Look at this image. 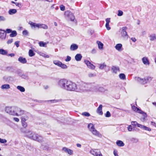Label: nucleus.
I'll use <instances>...</instances> for the list:
<instances>
[{"instance_id": "2f4dec72", "label": "nucleus", "mask_w": 156, "mask_h": 156, "mask_svg": "<svg viewBox=\"0 0 156 156\" xmlns=\"http://www.w3.org/2000/svg\"><path fill=\"white\" fill-rule=\"evenodd\" d=\"M17 88L21 92H24L25 91V88L22 86H18L17 87Z\"/></svg>"}, {"instance_id": "f257e3e1", "label": "nucleus", "mask_w": 156, "mask_h": 156, "mask_svg": "<svg viewBox=\"0 0 156 156\" xmlns=\"http://www.w3.org/2000/svg\"><path fill=\"white\" fill-rule=\"evenodd\" d=\"M24 133L26 136L31 140L39 142H42L44 141L42 136L30 131L27 130L24 132Z\"/></svg>"}, {"instance_id": "ddd939ff", "label": "nucleus", "mask_w": 156, "mask_h": 156, "mask_svg": "<svg viewBox=\"0 0 156 156\" xmlns=\"http://www.w3.org/2000/svg\"><path fill=\"white\" fill-rule=\"evenodd\" d=\"M62 151L64 152L68 153L69 155H71L73 154V151L66 147H63L62 148Z\"/></svg>"}, {"instance_id": "423d86ee", "label": "nucleus", "mask_w": 156, "mask_h": 156, "mask_svg": "<svg viewBox=\"0 0 156 156\" xmlns=\"http://www.w3.org/2000/svg\"><path fill=\"white\" fill-rule=\"evenodd\" d=\"M69 86L68 91H73L77 89L76 84L75 83L70 80Z\"/></svg>"}, {"instance_id": "1a4fd4ad", "label": "nucleus", "mask_w": 156, "mask_h": 156, "mask_svg": "<svg viewBox=\"0 0 156 156\" xmlns=\"http://www.w3.org/2000/svg\"><path fill=\"white\" fill-rule=\"evenodd\" d=\"M90 153L94 156H102L100 151L98 149H91L90 151Z\"/></svg>"}, {"instance_id": "a211bd4d", "label": "nucleus", "mask_w": 156, "mask_h": 156, "mask_svg": "<svg viewBox=\"0 0 156 156\" xmlns=\"http://www.w3.org/2000/svg\"><path fill=\"white\" fill-rule=\"evenodd\" d=\"M102 105H100L97 109V112L100 115H102L103 114V112L102 111Z\"/></svg>"}, {"instance_id": "dca6fc26", "label": "nucleus", "mask_w": 156, "mask_h": 156, "mask_svg": "<svg viewBox=\"0 0 156 156\" xmlns=\"http://www.w3.org/2000/svg\"><path fill=\"white\" fill-rule=\"evenodd\" d=\"M142 61L144 64L149 65L150 62L148 58L146 57H144L142 58Z\"/></svg>"}, {"instance_id": "4468645a", "label": "nucleus", "mask_w": 156, "mask_h": 156, "mask_svg": "<svg viewBox=\"0 0 156 156\" xmlns=\"http://www.w3.org/2000/svg\"><path fill=\"white\" fill-rule=\"evenodd\" d=\"M94 135L98 136L99 137H101V135L100 133L99 132L97 131L95 128L93 129L90 131Z\"/></svg>"}, {"instance_id": "c756f323", "label": "nucleus", "mask_w": 156, "mask_h": 156, "mask_svg": "<svg viewBox=\"0 0 156 156\" xmlns=\"http://www.w3.org/2000/svg\"><path fill=\"white\" fill-rule=\"evenodd\" d=\"M99 69L101 70L105 68L106 66V65L105 64V63H104L102 64H99Z\"/></svg>"}, {"instance_id": "0eeeda50", "label": "nucleus", "mask_w": 156, "mask_h": 156, "mask_svg": "<svg viewBox=\"0 0 156 156\" xmlns=\"http://www.w3.org/2000/svg\"><path fill=\"white\" fill-rule=\"evenodd\" d=\"M65 15L71 21H74L75 19V17L71 12L69 11H66L65 12Z\"/></svg>"}, {"instance_id": "72a5a7b5", "label": "nucleus", "mask_w": 156, "mask_h": 156, "mask_svg": "<svg viewBox=\"0 0 156 156\" xmlns=\"http://www.w3.org/2000/svg\"><path fill=\"white\" fill-rule=\"evenodd\" d=\"M142 116H143V117L141 118V119L142 120V121H144L145 120V118L147 116V114L146 113L144 112L143 113H142Z\"/></svg>"}, {"instance_id": "aec40b11", "label": "nucleus", "mask_w": 156, "mask_h": 156, "mask_svg": "<svg viewBox=\"0 0 156 156\" xmlns=\"http://www.w3.org/2000/svg\"><path fill=\"white\" fill-rule=\"evenodd\" d=\"M112 72L115 73H116L117 72L119 71V68L118 67H116L114 66H113L112 68Z\"/></svg>"}, {"instance_id": "37998d69", "label": "nucleus", "mask_w": 156, "mask_h": 156, "mask_svg": "<svg viewBox=\"0 0 156 156\" xmlns=\"http://www.w3.org/2000/svg\"><path fill=\"white\" fill-rule=\"evenodd\" d=\"M22 124L24 128H26L27 126V122H26V121L23 122L21 121Z\"/></svg>"}, {"instance_id": "c85d7f7f", "label": "nucleus", "mask_w": 156, "mask_h": 156, "mask_svg": "<svg viewBox=\"0 0 156 156\" xmlns=\"http://www.w3.org/2000/svg\"><path fill=\"white\" fill-rule=\"evenodd\" d=\"M17 35L16 31V30L12 31L11 34H10L9 36L11 37H16Z\"/></svg>"}, {"instance_id": "0e129e2a", "label": "nucleus", "mask_w": 156, "mask_h": 156, "mask_svg": "<svg viewBox=\"0 0 156 156\" xmlns=\"http://www.w3.org/2000/svg\"><path fill=\"white\" fill-rule=\"evenodd\" d=\"M143 129L149 131H150L151 130V129L150 128L145 126H144Z\"/></svg>"}, {"instance_id": "a878e982", "label": "nucleus", "mask_w": 156, "mask_h": 156, "mask_svg": "<svg viewBox=\"0 0 156 156\" xmlns=\"http://www.w3.org/2000/svg\"><path fill=\"white\" fill-rule=\"evenodd\" d=\"M8 51H7L3 49H0V54L3 55H7Z\"/></svg>"}, {"instance_id": "6e6d98bb", "label": "nucleus", "mask_w": 156, "mask_h": 156, "mask_svg": "<svg viewBox=\"0 0 156 156\" xmlns=\"http://www.w3.org/2000/svg\"><path fill=\"white\" fill-rule=\"evenodd\" d=\"M105 21H106V24H109V23L110 22V18H108L106 19Z\"/></svg>"}, {"instance_id": "e433bc0d", "label": "nucleus", "mask_w": 156, "mask_h": 156, "mask_svg": "<svg viewBox=\"0 0 156 156\" xmlns=\"http://www.w3.org/2000/svg\"><path fill=\"white\" fill-rule=\"evenodd\" d=\"M28 117L27 115L23 116L21 117V121H26L28 119Z\"/></svg>"}, {"instance_id": "052dcab7", "label": "nucleus", "mask_w": 156, "mask_h": 156, "mask_svg": "<svg viewBox=\"0 0 156 156\" xmlns=\"http://www.w3.org/2000/svg\"><path fill=\"white\" fill-rule=\"evenodd\" d=\"M105 27L108 30H109L111 29L110 27L109 26V24H106Z\"/></svg>"}, {"instance_id": "bf43d9fd", "label": "nucleus", "mask_w": 156, "mask_h": 156, "mask_svg": "<svg viewBox=\"0 0 156 156\" xmlns=\"http://www.w3.org/2000/svg\"><path fill=\"white\" fill-rule=\"evenodd\" d=\"M132 108L133 111L136 112V111H137V109H138V108L135 106H132Z\"/></svg>"}, {"instance_id": "b1692460", "label": "nucleus", "mask_w": 156, "mask_h": 156, "mask_svg": "<svg viewBox=\"0 0 156 156\" xmlns=\"http://www.w3.org/2000/svg\"><path fill=\"white\" fill-rule=\"evenodd\" d=\"M17 12V10L15 9H11L8 11V13L9 15H12L15 14Z\"/></svg>"}, {"instance_id": "f8f14e48", "label": "nucleus", "mask_w": 156, "mask_h": 156, "mask_svg": "<svg viewBox=\"0 0 156 156\" xmlns=\"http://www.w3.org/2000/svg\"><path fill=\"white\" fill-rule=\"evenodd\" d=\"M126 29L127 27H123L122 28V31L121 32V35L123 37H128V35L126 32Z\"/></svg>"}, {"instance_id": "f3484780", "label": "nucleus", "mask_w": 156, "mask_h": 156, "mask_svg": "<svg viewBox=\"0 0 156 156\" xmlns=\"http://www.w3.org/2000/svg\"><path fill=\"white\" fill-rule=\"evenodd\" d=\"M29 24H30L32 28H35L36 27L39 28V24L33 23L31 21H29Z\"/></svg>"}, {"instance_id": "ea45409f", "label": "nucleus", "mask_w": 156, "mask_h": 156, "mask_svg": "<svg viewBox=\"0 0 156 156\" xmlns=\"http://www.w3.org/2000/svg\"><path fill=\"white\" fill-rule=\"evenodd\" d=\"M119 77L120 79L125 80L126 79V76L124 73H121L119 75Z\"/></svg>"}, {"instance_id": "473e14b6", "label": "nucleus", "mask_w": 156, "mask_h": 156, "mask_svg": "<svg viewBox=\"0 0 156 156\" xmlns=\"http://www.w3.org/2000/svg\"><path fill=\"white\" fill-rule=\"evenodd\" d=\"M88 127L90 131H91L92 130H93V129L95 128L94 125L92 123L89 124L88 126Z\"/></svg>"}, {"instance_id": "f03ea898", "label": "nucleus", "mask_w": 156, "mask_h": 156, "mask_svg": "<svg viewBox=\"0 0 156 156\" xmlns=\"http://www.w3.org/2000/svg\"><path fill=\"white\" fill-rule=\"evenodd\" d=\"M69 81L65 79H61L58 81V85L61 88L64 90L66 87Z\"/></svg>"}, {"instance_id": "49530a36", "label": "nucleus", "mask_w": 156, "mask_h": 156, "mask_svg": "<svg viewBox=\"0 0 156 156\" xmlns=\"http://www.w3.org/2000/svg\"><path fill=\"white\" fill-rule=\"evenodd\" d=\"M96 75L95 73H90L88 74V76L90 77H93L96 76Z\"/></svg>"}, {"instance_id": "cd10ccee", "label": "nucleus", "mask_w": 156, "mask_h": 156, "mask_svg": "<svg viewBox=\"0 0 156 156\" xmlns=\"http://www.w3.org/2000/svg\"><path fill=\"white\" fill-rule=\"evenodd\" d=\"M1 88L2 89H7L10 88V86L9 84H5L2 85Z\"/></svg>"}, {"instance_id": "4d7b16f0", "label": "nucleus", "mask_w": 156, "mask_h": 156, "mask_svg": "<svg viewBox=\"0 0 156 156\" xmlns=\"http://www.w3.org/2000/svg\"><path fill=\"white\" fill-rule=\"evenodd\" d=\"M136 112L141 114H142L144 112L142 111L141 110L138 108L137 109V111H136Z\"/></svg>"}, {"instance_id": "a19ab883", "label": "nucleus", "mask_w": 156, "mask_h": 156, "mask_svg": "<svg viewBox=\"0 0 156 156\" xmlns=\"http://www.w3.org/2000/svg\"><path fill=\"white\" fill-rule=\"evenodd\" d=\"M39 45L41 47H46V44L43 41H40L39 43Z\"/></svg>"}, {"instance_id": "13d9d810", "label": "nucleus", "mask_w": 156, "mask_h": 156, "mask_svg": "<svg viewBox=\"0 0 156 156\" xmlns=\"http://www.w3.org/2000/svg\"><path fill=\"white\" fill-rule=\"evenodd\" d=\"M12 30L10 29H7L5 31V33H11Z\"/></svg>"}, {"instance_id": "e2e57ef3", "label": "nucleus", "mask_w": 156, "mask_h": 156, "mask_svg": "<svg viewBox=\"0 0 156 156\" xmlns=\"http://www.w3.org/2000/svg\"><path fill=\"white\" fill-rule=\"evenodd\" d=\"M13 41V39H10L9 40L7 41V43L8 44H10Z\"/></svg>"}, {"instance_id": "4be33fe9", "label": "nucleus", "mask_w": 156, "mask_h": 156, "mask_svg": "<svg viewBox=\"0 0 156 156\" xmlns=\"http://www.w3.org/2000/svg\"><path fill=\"white\" fill-rule=\"evenodd\" d=\"M82 57V56L81 54H77L75 56V59L77 61H80Z\"/></svg>"}, {"instance_id": "5701e85b", "label": "nucleus", "mask_w": 156, "mask_h": 156, "mask_svg": "<svg viewBox=\"0 0 156 156\" xmlns=\"http://www.w3.org/2000/svg\"><path fill=\"white\" fill-rule=\"evenodd\" d=\"M117 145L120 147H123L125 144L121 140H118L116 142Z\"/></svg>"}, {"instance_id": "6e6552de", "label": "nucleus", "mask_w": 156, "mask_h": 156, "mask_svg": "<svg viewBox=\"0 0 156 156\" xmlns=\"http://www.w3.org/2000/svg\"><path fill=\"white\" fill-rule=\"evenodd\" d=\"M25 112V111L22 109L21 108L16 107V112L15 116H20L23 115Z\"/></svg>"}, {"instance_id": "69168bd1", "label": "nucleus", "mask_w": 156, "mask_h": 156, "mask_svg": "<svg viewBox=\"0 0 156 156\" xmlns=\"http://www.w3.org/2000/svg\"><path fill=\"white\" fill-rule=\"evenodd\" d=\"M19 41H16L15 42L14 44L16 45L17 47H18L19 46Z\"/></svg>"}, {"instance_id": "20e7f679", "label": "nucleus", "mask_w": 156, "mask_h": 156, "mask_svg": "<svg viewBox=\"0 0 156 156\" xmlns=\"http://www.w3.org/2000/svg\"><path fill=\"white\" fill-rule=\"evenodd\" d=\"M5 112L8 114L15 116L16 112V107H6L5 108Z\"/></svg>"}, {"instance_id": "9b49d317", "label": "nucleus", "mask_w": 156, "mask_h": 156, "mask_svg": "<svg viewBox=\"0 0 156 156\" xmlns=\"http://www.w3.org/2000/svg\"><path fill=\"white\" fill-rule=\"evenodd\" d=\"M84 62L87 66L90 69H95V66L93 64H92L89 61L87 60H85Z\"/></svg>"}, {"instance_id": "c9c22d12", "label": "nucleus", "mask_w": 156, "mask_h": 156, "mask_svg": "<svg viewBox=\"0 0 156 156\" xmlns=\"http://www.w3.org/2000/svg\"><path fill=\"white\" fill-rule=\"evenodd\" d=\"M11 3L15 4L16 6L19 7L20 8L22 6V5L21 3L16 2L12 1L11 2Z\"/></svg>"}, {"instance_id": "09e8293b", "label": "nucleus", "mask_w": 156, "mask_h": 156, "mask_svg": "<svg viewBox=\"0 0 156 156\" xmlns=\"http://www.w3.org/2000/svg\"><path fill=\"white\" fill-rule=\"evenodd\" d=\"M123 14V12L122 11L120 10H119L118 11V13L117 14L118 16H121Z\"/></svg>"}, {"instance_id": "3c124183", "label": "nucleus", "mask_w": 156, "mask_h": 156, "mask_svg": "<svg viewBox=\"0 0 156 156\" xmlns=\"http://www.w3.org/2000/svg\"><path fill=\"white\" fill-rule=\"evenodd\" d=\"M5 18L2 16H0V22L2 21H4L5 20Z\"/></svg>"}, {"instance_id": "393cba45", "label": "nucleus", "mask_w": 156, "mask_h": 156, "mask_svg": "<svg viewBox=\"0 0 156 156\" xmlns=\"http://www.w3.org/2000/svg\"><path fill=\"white\" fill-rule=\"evenodd\" d=\"M122 47V45L121 44H117L115 46V49L118 51H121V48Z\"/></svg>"}, {"instance_id": "bb28decb", "label": "nucleus", "mask_w": 156, "mask_h": 156, "mask_svg": "<svg viewBox=\"0 0 156 156\" xmlns=\"http://www.w3.org/2000/svg\"><path fill=\"white\" fill-rule=\"evenodd\" d=\"M48 28V26L46 24H39V28H42L44 29H47Z\"/></svg>"}, {"instance_id": "6ab92c4d", "label": "nucleus", "mask_w": 156, "mask_h": 156, "mask_svg": "<svg viewBox=\"0 0 156 156\" xmlns=\"http://www.w3.org/2000/svg\"><path fill=\"white\" fill-rule=\"evenodd\" d=\"M78 46L76 44H73L70 46V49L71 51H75L78 48Z\"/></svg>"}, {"instance_id": "412c9836", "label": "nucleus", "mask_w": 156, "mask_h": 156, "mask_svg": "<svg viewBox=\"0 0 156 156\" xmlns=\"http://www.w3.org/2000/svg\"><path fill=\"white\" fill-rule=\"evenodd\" d=\"M18 60L20 62L23 64L26 63L27 62V61L26 58L22 57H20L19 58Z\"/></svg>"}, {"instance_id": "2eb2a0df", "label": "nucleus", "mask_w": 156, "mask_h": 156, "mask_svg": "<svg viewBox=\"0 0 156 156\" xmlns=\"http://www.w3.org/2000/svg\"><path fill=\"white\" fill-rule=\"evenodd\" d=\"M94 89L95 91H104V89L102 87H100L98 85H96L94 87Z\"/></svg>"}, {"instance_id": "a18cd8bd", "label": "nucleus", "mask_w": 156, "mask_h": 156, "mask_svg": "<svg viewBox=\"0 0 156 156\" xmlns=\"http://www.w3.org/2000/svg\"><path fill=\"white\" fill-rule=\"evenodd\" d=\"M7 142V140L5 139H2L0 138V143L2 144H5Z\"/></svg>"}, {"instance_id": "9d476101", "label": "nucleus", "mask_w": 156, "mask_h": 156, "mask_svg": "<svg viewBox=\"0 0 156 156\" xmlns=\"http://www.w3.org/2000/svg\"><path fill=\"white\" fill-rule=\"evenodd\" d=\"M6 34L5 31L2 29H0V38L2 40H5V39Z\"/></svg>"}, {"instance_id": "f704fd0d", "label": "nucleus", "mask_w": 156, "mask_h": 156, "mask_svg": "<svg viewBox=\"0 0 156 156\" xmlns=\"http://www.w3.org/2000/svg\"><path fill=\"white\" fill-rule=\"evenodd\" d=\"M150 39L151 41H154L155 38V34H153L149 36Z\"/></svg>"}, {"instance_id": "7c9ffc66", "label": "nucleus", "mask_w": 156, "mask_h": 156, "mask_svg": "<svg viewBox=\"0 0 156 156\" xmlns=\"http://www.w3.org/2000/svg\"><path fill=\"white\" fill-rule=\"evenodd\" d=\"M97 43L98 44L99 48L100 49H102L103 46V43L99 41H97Z\"/></svg>"}, {"instance_id": "680f3d73", "label": "nucleus", "mask_w": 156, "mask_h": 156, "mask_svg": "<svg viewBox=\"0 0 156 156\" xmlns=\"http://www.w3.org/2000/svg\"><path fill=\"white\" fill-rule=\"evenodd\" d=\"M23 34L24 35H27L28 34V32L27 30H24L23 31Z\"/></svg>"}, {"instance_id": "4c0bfd02", "label": "nucleus", "mask_w": 156, "mask_h": 156, "mask_svg": "<svg viewBox=\"0 0 156 156\" xmlns=\"http://www.w3.org/2000/svg\"><path fill=\"white\" fill-rule=\"evenodd\" d=\"M35 54L34 53L33 51L31 49H30L29 51V55L30 57L34 56Z\"/></svg>"}, {"instance_id": "39448f33", "label": "nucleus", "mask_w": 156, "mask_h": 156, "mask_svg": "<svg viewBox=\"0 0 156 156\" xmlns=\"http://www.w3.org/2000/svg\"><path fill=\"white\" fill-rule=\"evenodd\" d=\"M90 84L88 83H84L80 87V92H85L90 90V89L88 88Z\"/></svg>"}, {"instance_id": "5fc2aeb1", "label": "nucleus", "mask_w": 156, "mask_h": 156, "mask_svg": "<svg viewBox=\"0 0 156 156\" xmlns=\"http://www.w3.org/2000/svg\"><path fill=\"white\" fill-rule=\"evenodd\" d=\"M71 59V58L70 56H67L66 58L65 59V61L66 62H69V61Z\"/></svg>"}, {"instance_id": "c03bdc74", "label": "nucleus", "mask_w": 156, "mask_h": 156, "mask_svg": "<svg viewBox=\"0 0 156 156\" xmlns=\"http://www.w3.org/2000/svg\"><path fill=\"white\" fill-rule=\"evenodd\" d=\"M61 64H60V67H61L62 69H66L67 68V66L66 65L62 63L61 62Z\"/></svg>"}, {"instance_id": "603ef678", "label": "nucleus", "mask_w": 156, "mask_h": 156, "mask_svg": "<svg viewBox=\"0 0 156 156\" xmlns=\"http://www.w3.org/2000/svg\"><path fill=\"white\" fill-rule=\"evenodd\" d=\"M138 123L136 121H132L131 122V124L134 126H136V125L137 126V124Z\"/></svg>"}, {"instance_id": "864d4df0", "label": "nucleus", "mask_w": 156, "mask_h": 156, "mask_svg": "<svg viewBox=\"0 0 156 156\" xmlns=\"http://www.w3.org/2000/svg\"><path fill=\"white\" fill-rule=\"evenodd\" d=\"M127 129L129 131H131L133 129V128L131 125H129L127 127Z\"/></svg>"}, {"instance_id": "8fccbe9b", "label": "nucleus", "mask_w": 156, "mask_h": 156, "mask_svg": "<svg viewBox=\"0 0 156 156\" xmlns=\"http://www.w3.org/2000/svg\"><path fill=\"white\" fill-rule=\"evenodd\" d=\"M60 10L62 11H64L65 10V7L63 5H61L60 6Z\"/></svg>"}, {"instance_id": "de8ad7c7", "label": "nucleus", "mask_w": 156, "mask_h": 156, "mask_svg": "<svg viewBox=\"0 0 156 156\" xmlns=\"http://www.w3.org/2000/svg\"><path fill=\"white\" fill-rule=\"evenodd\" d=\"M111 116V114L109 111H107L106 114H105V116L107 117H110Z\"/></svg>"}, {"instance_id": "7ed1b4c3", "label": "nucleus", "mask_w": 156, "mask_h": 156, "mask_svg": "<svg viewBox=\"0 0 156 156\" xmlns=\"http://www.w3.org/2000/svg\"><path fill=\"white\" fill-rule=\"evenodd\" d=\"M135 80L141 84H144L147 83V82H150L152 80L151 77H147L146 78H141L140 77H135L134 78Z\"/></svg>"}, {"instance_id": "338daca9", "label": "nucleus", "mask_w": 156, "mask_h": 156, "mask_svg": "<svg viewBox=\"0 0 156 156\" xmlns=\"http://www.w3.org/2000/svg\"><path fill=\"white\" fill-rule=\"evenodd\" d=\"M113 154L115 156H119L117 154V151L116 150H114V151Z\"/></svg>"}, {"instance_id": "774afa93", "label": "nucleus", "mask_w": 156, "mask_h": 156, "mask_svg": "<svg viewBox=\"0 0 156 156\" xmlns=\"http://www.w3.org/2000/svg\"><path fill=\"white\" fill-rule=\"evenodd\" d=\"M144 126L142 125H141V124H139V123L138 124H137V126L138 127H140V128H142L143 129Z\"/></svg>"}, {"instance_id": "58836bf2", "label": "nucleus", "mask_w": 156, "mask_h": 156, "mask_svg": "<svg viewBox=\"0 0 156 156\" xmlns=\"http://www.w3.org/2000/svg\"><path fill=\"white\" fill-rule=\"evenodd\" d=\"M53 62L55 64L59 67L60 66V64H61V62L57 60L54 61Z\"/></svg>"}, {"instance_id": "79ce46f5", "label": "nucleus", "mask_w": 156, "mask_h": 156, "mask_svg": "<svg viewBox=\"0 0 156 156\" xmlns=\"http://www.w3.org/2000/svg\"><path fill=\"white\" fill-rule=\"evenodd\" d=\"M83 115L85 116L86 117H89L90 115L89 113L87 112H83L82 114Z\"/></svg>"}]
</instances>
